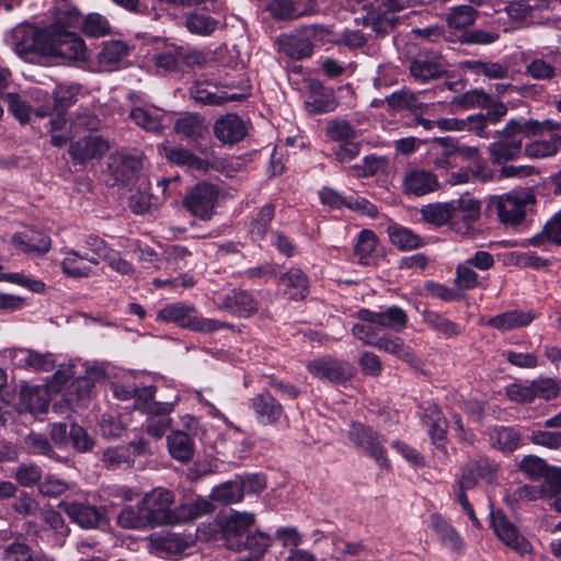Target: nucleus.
<instances>
[{
  "label": "nucleus",
  "mask_w": 561,
  "mask_h": 561,
  "mask_svg": "<svg viewBox=\"0 0 561 561\" xmlns=\"http://www.w3.org/2000/svg\"><path fill=\"white\" fill-rule=\"evenodd\" d=\"M417 1L414 0H380L378 10H370L373 8L371 0H350L351 9L365 10L366 24L378 34H387L392 31L400 22L397 13L410 8Z\"/></svg>",
  "instance_id": "f257e3e1"
},
{
  "label": "nucleus",
  "mask_w": 561,
  "mask_h": 561,
  "mask_svg": "<svg viewBox=\"0 0 561 561\" xmlns=\"http://www.w3.org/2000/svg\"><path fill=\"white\" fill-rule=\"evenodd\" d=\"M157 319L201 333H211L226 327L225 322L202 317L195 306L181 302L164 306L159 310Z\"/></svg>",
  "instance_id": "f03ea898"
},
{
  "label": "nucleus",
  "mask_w": 561,
  "mask_h": 561,
  "mask_svg": "<svg viewBox=\"0 0 561 561\" xmlns=\"http://www.w3.org/2000/svg\"><path fill=\"white\" fill-rule=\"evenodd\" d=\"M50 28L39 30L31 24L15 26L11 34V43L15 53L26 59L36 54L46 57Z\"/></svg>",
  "instance_id": "7ed1b4c3"
},
{
  "label": "nucleus",
  "mask_w": 561,
  "mask_h": 561,
  "mask_svg": "<svg viewBox=\"0 0 561 561\" xmlns=\"http://www.w3.org/2000/svg\"><path fill=\"white\" fill-rule=\"evenodd\" d=\"M500 466L486 457L469 460L461 469V474L454 488L471 490L479 481L494 485L497 483Z\"/></svg>",
  "instance_id": "20e7f679"
},
{
  "label": "nucleus",
  "mask_w": 561,
  "mask_h": 561,
  "mask_svg": "<svg viewBox=\"0 0 561 561\" xmlns=\"http://www.w3.org/2000/svg\"><path fill=\"white\" fill-rule=\"evenodd\" d=\"M142 510L150 525H175L173 493L165 489H154L142 499Z\"/></svg>",
  "instance_id": "39448f33"
},
{
  "label": "nucleus",
  "mask_w": 561,
  "mask_h": 561,
  "mask_svg": "<svg viewBox=\"0 0 561 561\" xmlns=\"http://www.w3.org/2000/svg\"><path fill=\"white\" fill-rule=\"evenodd\" d=\"M46 57L68 60L85 59V45L81 37L60 28H50Z\"/></svg>",
  "instance_id": "423d86ee"
},
{
  "label": "nucleus",
  "mask_w": 561,
  "mask_h": 561,
  "mask_svg": "<svg viewBox=\"0 0 561 561\" xmlns=\"http://www.w3.org/2000/svg\"><path fill=\"white\" fill-rule=\"evenodd\" d=\"M170 179L158 181V187L161 190V196L151 194L150 183L147 178L137 179V190L130 195L128 206L134 214L142 215L157 209L165 201V193Z\"/></svg>",
  "instance_id": "0eeeda50"
},
{
  "label": "nucleus",
  "mask_w": 561,
  "mask_h": 561,
  "mask_svg": "<svg viewBox=\"0 0 561 561\" xmlns=\"http://www.w3.org/2000/svg\"><path fill=\"white\" fill-rule=\"evenodd\" d=\"M218 193L214 185L201 183L195 185L185 196L184 206L195 217L210 220L214 215Z\"/></svg>",
  "instance_id": "6e6552de"
},
{
  "label": "nucleus",
  "mask_w": 561,
  "mask_h": 561,
  "mask_svg": "<svg viewBox=\"0 0 561 561\" xmlns=\"http://www.w3.org/2000/svg\"><path fill=\"white\" fill-rule=\"evenodd\" d=\"M347 437L355 446L363 448L375 458L381 467H389L381 437L371 427L362 423H353L347 432Z\"/></svg>",
  "instance_id": "1a4fd4ad"
},
{
  "label": "nucleus",
  "mask_w": 561,
  "mask_h": 561,
  "mask_svg": "<svg viewBox=\"0 0 561 561\" xmlns=\"http://www.w3.org/2000/svg\"><path fill=\"white\" fill-rule=\"evenodd\" d=\"M491 525L496 537L508 548L524 556L531 551L529 541L519 535L516 526L503 514H492Z\"/></svg>",
  "instance_id": "9d476101"
},
{
  "label": "nucleus",
  "mask_w": 561,
  "mask_h": 561,
  "mask_svg": "<svg viewBox=\"0 0 561 561\" xmlns=\"http://www.w3.org/2000/svg\"><path fill=\"white\" fill-rule=\"evenodd\" d=\"M12 363L30 371H50L55 367L54 355L49 352L41 353L25 347H12L5 351Z\"/></svg>",
  "instance_id": "9b49d317"
},
{
  "label": "nucleus",
  "mask_w": 561,
  "mask_h": 561,
  "mask_svg": "<svg viewBox=\"0 0 561 561\" xmlns=\"http://www.w3.org/2000/svg\"><path fill=\"white\" fill-rule=\"evenodd\" d=\"M227 426L228 428L215 442L217 454L230 460L241 459L250 449L249 442L239 427L232 423Z\"/></svg>",
  "instance_id": "f8f14e48"
},
{
  "label": "nucleus",
  "mask_w": 561,
  "mask_h": 561,
  "mask_svg": "<svg viewBox=\"0 0 561 561\" xmlns=\"http://www.w3.org/2000/svg\"><path fill=\"white\" fill-rule=\"evenodd\" d=\"M255 516L248 512H233L225 520L222 535L228 549L239 552L241 539L248 529L254 524Z\"/></svg>",
  "instance_id": "ddd939ff"
},
{
  "label": "nucleus",
  "mask_w": 561,
  "mask_h": 561,
  "mask_svg": "<svg viewBox=\"0 0 561 561\" xmlns=\"http://www.w3.org/2000/svg\"><path fill=\"white\" fill-rule=\"evenodd\" d=\"M490 159L493 163L501 164L508 160L518 158L523 151L522 138L510 129L507 124L502 131L501 138L488 147Z\"/></svg>",
  "instance_id": "4468645a"
},
{
  "label": "nucleus",
  "mask_w": 561,
  "mask_h": 561,
  "mask_svg": "<svg viewBox=\"0 0 561 561\" xmlns=\"http://www.w3.org/2000/svg\"><path fill=\"white\" fill-rule=\"evenodd\" d=\"M530 195L518 192H510L501 196L496 204L497 215L502 222L518 225L525 217L526 205Z\"/></svg>",
  "instance_id": "2eb2a0df"
},
{
  "label": "nucleus",
  "mask_w": 561,
  "mask_h": 561,
  "mask_svg": "<svg viewBox=\"0 0 561 561\" xmlns=\"http://www.w3.org/2000/svg\"><path fill=\"white\" fill-rule=\"evenodd\" d=\"M307 369L313 377L330 382L343 381L351 375L347 363L331 357L314 358L308 363Z\"/></svg>",
  "instance_id": "dca6fc26"
},
{
  "label": "nucleus",
  "mask_w": 561,
  "mask_h": 561,
  "mask_svg": "<svg viewBox=\"0 0 561 561\" xmlns=\"http://www.w3.org/2000/svg\"><path fill=\"white\" fill-rule=\"evenodd\" d=\"M249 405L256 421L263 425L277 423L284 413L283 405L267 390L253 396Z\"/></svg>",
  "instance_id": "f3484780"
},
{
  "label": "nucleus",
  "mask_w": 561,
  "mask_h": 561,
  "mask_svg": "<svg viewBox=\"0 0 561 561\" xmlns=\"http://www.w3.org/2000/svg\"><path fill=\"white\" fill-rule=\"evenodd\" d=\"M218 308L239 318H249L257 312L259 302L251 293L233 289L222 296Z\"/></svg>",
  "instance_id": "a211bd4d"
},
{
  "label": "nucleus",
  "mask_w": 561,
  "mask_h": 561,
  "mask_svg": "<svg viewBox=\"0 0 561 561\" xmlns=\"http://www.w3.org/2000/svg\"><path fill=\"white\" fill-rule=\"evenodd\" d=\"M327 3L328 0H321ZM268 10L273 16L279 20L297 19L304 15H310L321 10L318 0H272Z\"/></svg>",
  "instance_id": "6ab92c4d"
},
{
  "label": "nucleus",
  "mask_w": 561,
  "mask_h": 561,
  "mask_svg": "<svg viewBox=\"0 0 561 561\" xmlns=\"http://www.w3.org/2000/svg\"><path fill=\"white\" fill-rule=\"evenodd\" d=\"M305 106L310 114H324L333 112L337 107V101L332 89L323 87L319 81H311L308 84Z\"/></svg>",
  "instance_id": "aec40b11"
},
{
  "label": "nucleus",
  "mask_w": 561,
  "mask_h": 561,
  "mask_svg": "<svg viewBox=\"0 0 561 561\" xmlns=\"http://www.w3.org/2000/svg\"><path fill=\"white\" fill-rule=\"evenodd\" d=\"M283 295L290 300H302L309 294L310 282L299 267H290L277 280Z\"/></svg>",
  "instance_id": "412c9836"
},
{
  "label": "nucleus",
  "mask_w": 561,
  "mask_h": 561,
  "mask_svg": "<svg viewBox=\"0 0 561 561\" xmlns=\"http://www.w3.org/2000/svg\"><path fill=\"white\" fill-rule=\"evenodd\" d=\"M165 112L152 105H136L129 112V118L141 129L160 135L167 127Z\"/></svg>",
  "instance_id": "4be33fe9"
},
{
  "label": "nucleus",
  "mask_w": 561,
  "mask_h": 561,
  "mask_svg": "<svg viewBox=\"0 0 561 561\" xmlns=\"http://www.w3.org/2000/svg\"><path fill=\"white\" fill-rule=\"evenodd\" d=\"M192 98L205 105H222L230 101H241L245 98L243 93H227L219 91L218 87L204 81L195 82L191 88Z\"/></svg>",
  "instance_id": "5701e85b"
},
{
  "label": "nucleus",
  "mask_w": 561,
  "mask_h": 561,
  "mask_svg": "<svg viewBox=\"0 0 561 561\" xmlns=\"http://www.w3.org/2000/svg\"><path fill=\"white\" fill-rule=\"evenodd\" d=\"M214 134L222 144L233 145L244 138L247 125L237 114H227L215 122Z\"/></svg>",
  "instance_id": "b1692460"
},
{
  "label": "nucleus",
  "mask_w": 561,
  "mask_h": 561,
  "mask_svg": "<svg viewBox=\"0 0 561 561\" xmlns=\"http://www.w3.org/2000/svg\"><path fill=\"white\" fill-rule=\"evenodd\" d=\"M536 318L531 310L512 309L494 316L486 321L493 329L506 332L529 325Z\"/></svg>",
  "instance_id": "393cba45"
},
{
  "label": "nucleus",
  "mask_w": 561,
  "mask_h": 561,
  "mask_svg": "<svg viewBox=\"0 0 561 561\" xmlns=\"http://www.w3.org/2000/svg\"><path fill=\"white\" fill-rule=\"evenodd\" d=\"M107 150V142L102 137L92 135L72 144L69 153L75 161L82 163L103 156Z\"/></svg>",
  "instance_id": "a878e982"
},
{
  "label": "nucleus",
  "mask_w": 561,
  "mask_h": 561,
  "mask_svg": "<svg viewBox=\"0 0 561 561\" xmlns=\"http://www.w3.org/2000/svg\"><path fill=\"white\" fill-rule=\"evenodd\" d=\"M403 187L407 193L422 196L435 191L438 181L432 172L414 169L409 171L403 178Z\"/></svg>",
  "instance_id": "bb28decb"
},
{
  "label": "nucleus",
  "mask_w": 561,
  "mask_h": 561,
  "mask_svg": "<svg viewBox=\"0 0 561 561\" xmlns=\"http://www.w3.org/2000/svg\"><path fill=\"white\" fill-rule=\"evenodd\" d=\"M430 524L446 548L457 553L462 552L465 546L462 538L444 516L437 513L432 514Z\"/></svg>",
  "instance_id": "cd10ccee"
},
{
  "label": "nucleus",
  "mask_w": 561,
  "mask_h": 561,
  "mask_svg": "<svg viewBox=\"0 0 561 561\" xmlns=\"http://www.w3.org/2000/svg\"><path fill=\"white\" fill-rule=\"evenodd\" d=\"M140 161L130 156L112 154L108 161V169L115 181L121 183H129L137 181Z\"/></svg>",
  "instance_id": "c85d7f7f"
},
{
  "label": "nucleus",
  "mask_w": 561,
  "mask_h": 561,
  "mask_svg": "<svg viewBox=\"0 0 561 561\" xmlns=\"http://www.w3.org/2000/svg\"><path fill=\"white\" fill-rule=\"evenodd\" d=\"M362 314L365 319L378 322L380 328L390 329L394 332H401L408 322L405 311L397 306H391L382 312H373L367 309H362Z\"/></svg>",
  "instance_id": "c756f323"
},
{
  "label": "nucleus",
  "mask_w": 561,
  "mask_h": 561,
  "mask_svg": "<svg viewBox=\"0 0 561 561\" xmlns=\"http://www.w3.org/2000/svg\"><path fill=\"white\" fill-rule=\"evenodd\" d=\"M13 245L30 254H44L50 249V239L39 231L18 232L12 236Z\"/></svg>",
  "instance_id": "7c9ffc66"
},
{
  "label": "nucleus",
  "mask_w": 561,
  "mask_h": 561,
  "mask_svg": "<svg viewBox=\"0 0 561 561\" xmlns=\"http://www.w3.org/2000/svg\"><path fill=\"white\" fill-rule=\"evenodd\" d=\"M62 507L66 514L82 528L98 527L103 518L99 508L83 503H65Z\"/></svg>",
  "instance_id": "2f4dec72"
},
{
  "label": "nucleus",
  "mask_w": 561,
  "mask_h": 561,
  "mask_svg": "<svg viewBox=\"0 0 561 561\" xmlns=\"http://www.w3.org/2000/svg\"><path fill=\"white\" fill-rule=\"evenodd\" d=\"M446 67L440 58H417L410 65L412 78L421 83L442 77Z\"/></svg>",
  "instance_id": "473e14b6"
},
{
  "label": "nucleus",
  "mask_w": 561,
  "mask_h": 561,
  "mask_svg": "<svg viewBox=\"0 0 561 561\" xmlns=\"http://www.w3.org/2000/svg\"><path fill=\"white\" fill-rule=\"evenodd\" d=\"M167 446L169 454L175 460L186 463L193 459L194 442L187 433L173 431L167 436Z\"/></svg>",
  "instance_id": "72a5a7b5"
},
{
  "label": "nucleus",
  "mask_w": 561,
  "mask_h": 561,
  "mask_svg": "<svg viewBox=\"0 0 561 561\" xmlns=\"http://www.w3.org/2000/svg\"><path fill=\"white\" fill-rule=\"evenodd\" d=\"M134 407L148 414H169L173 410L172 403L154 401V388L152 386L137 387V393L134 396Z\"/></svg>",
  "instance_id": "f704fd0d"
},
{
  "label": "nucleus",
  "mask_w": 561,
  "mask_h": 561,
  "mask_svg": "<svg viewBox=\"0 0 561 561\" xmlns=\"http://www.w3.org/2000/svg\"><path fill=\"white\" fill-rule=\"evenodd\" d=\"M387 103L394 110H409L421 114H433L438 104H423L419 102L417 94L410 91L394 92L387 98Z\"/></svg>",
  "instance_id": "c9c22d12"
},
{
  "label": "nucleus",
  "mask_w": 561,
  "mask_h": 561,
  "mask_svg": "<svg viewBox=\"0 0 561 561\" xmlns=\"http://www.w3.org/2000/svg\"><path fill=\"white\" fill-rule=\"evenodd\" d=\"M21 405L33 414L44 413L48 409V389L39 386H25L21 389Z\"/></svg>",
  "instance_id": "e433bc0d"
},
{
  "label": "nucleus",
  "mask_w": 561,
  "mask_h": 561,
  "mask_svg": "<svg viewBox=\"0 0 561 561\" xmlns=\"http://www.w3.org/2000/svg\"><path fill=\"white\" fill-rule=\"evenodd\" d=\"M158 150L172 164L185 165L196 170H202L205 168L204 160L185 148L170 147L167 144H162L159 146Z\"/></svg>",
  "instance_id": "4c0bfd02"
},
{
  "label": "nucleus",
  "mask_w": 561,
  "mask_h": 561,
  "mask_svg": "<svg viewBox=\"0 0 561 561\" xmlns=\"http://www.w3.org/2000/svg\"><path fill=\"white\" fill-rule=\"evenodd\" d=\"M213 504L202 497L188 499L175 507V524L196 519L213 511Z\"/></svg>",
  "instance_id": "58836bf2"
},
{
  "label": "nucleus",
  "mask_w": 561,
  "mask_h": 561,
  "mask_svg": "<svg viewBox=\"0 0 561 561\" xmlns=\"http://www.w3.org/2000/svg\"><path fill=\"white\" fill-rule=\"evenodd\" d=\"M4 101L8 105V111L22 125L31 121L34 115V110L25 93H7Z\"/></svg>",
  "instance_id": "ea45409f"
},
{
  "label": "nucleus",
  "mask_w": 561,
  "mask_h": 561,
  "mask_svg": "<svg viewBox=\"0 0 561 561\" xmlns=\"http://www.w3.org/2000/svg\"><path fill=\"white\" fill-rule=\"evenodd\" d=\"M450 205L453 207V224L460 220L467 224L473 222L480 217V203L470 196H462L450 202Z\"/></svg>",
  "instance_id": "a19ab883"
},
{
  "label": "nucleus",
  "mask_w": 561,
  "mask_h": 561,
  "mask_svg": "<svg viewBox=\"0 0 561 561\" xmlns=\"http://www.w3.org/2000/svg\"><path fill=\"white\" fill-rule=\"evenodd\" d=\"M423 422L428 427V435L434 444H443L446 435L447 421L436 405L426 409Z\"/></svg>",
  "instance_id": "79ce46f5"
},
{
  "label": "nucleus",
  "mask_w": 561,
  "mask_h": 561,
  "mask_svg": "<svg viewBox=\"0 0 561 561\" xmlns=\"http://www.w3.org/2000/svg\"><path fill=\"white\" fill-rule=\"evenodd\" d=\"M181 57L182 51L180 47L162 42L161 50L153 53L150 56V61L159 69L172 71L178 68Z\"/></svg>",
  "instance_id": "37998d69"
},
{
  "label": "nucleus",
  "mask_w": 561,
  "mask_h": 561,
  "mask_svg": "<svg viewBox=\"0 0 561 561\" xmlns=\"http://www.w3.org/2000/svg\"><path fill=\"white\" fill-rule=\"evenodd\" d=\"M547 240L561 245V210L547 221L540 233L527 239L525 244L542 247Z\"/></svg>",
  "instance_id": "c03bdc74"
},
{
  "label": "nucleus",
  "mask_w": 561,
  "mask_h": 561,
  "mask_svg": "<svg viewBox=\"0 0 561 561\" xmlns=\"http://www.w3.org/2000/svg\"><path fill=\"white\" fill-rule=\"evenodd\" d=\"M457 151L456 142L450 137H439L433 140L431 156L437 168L446 169L450 165L449 158Z\"/></svg>",
  "instance_id": "a18cd8bd"
},
{
  "label": "nucleus",
  "mask_w": 561,
  "mask_h": 561,
  "mask_svg": "<svg viewBox=\"0 0 561 561\" xmlns=\"http://www.w3.org/2000/svg\"><path fill=\"white\" fill-rule=\"evenodd\" d=\"M117 524L127 529H142L150 525L142 502L138 506H125L117 515Z\"/></svg>",
  "instance_id": "49530a36"
},
{
  "label": "nucleus",
  "mask_w": 561,
  "mask_h": 561,
  "mask_svg": "<svg viewBox=\"0 0 561 561\" xmlns=\"http://www.w3.org/2000/svg\"><path fill=\"white\" fill-rule=\"evenodd\" d=\"M518 433L510 427H496L489 434V440L493 448L502 451H513L519 445Z\"/></svg>",
  "instance_id": "de8ad7c7"
},
{
  "label": "nucleus",
  "mask_w": 561,
  "mask_h": 561,
  "mask_svg": "<svg viewBox=\"0 0 561 561\" xmlns=\"http://www.w3.org/2000/svg\"><path fill=\"white\" fill-rule=\"evenodd\" d=\"M388 233L390 242L400 250L409 251L422 245L421 238L408 228L390 226L388 228Z\"/></svg>",
  "instance_id": "09e8293b"
},
{
  "label": "nucleus",
  "mask_w": 561,
  "mask_h": 561,
  "mask_svg": "<svg viewBox=\"0 0 561 561\" xmlns=\"http://www.w3.org/2000/svg\"><path fill=\"white\" fill-rule=\"evenodd\" d=\"M103 370L99 367L85 369L84 376H78L70 385V391L77 394L79 401H83L90 397L94 381L102 378Z\"/></svg>",
  "instance_id": "8fccbe9b"
},
{
  "label": "nucleus",
  "mask_w": 561,
  "mask_h": 561,
  "mask_svg": "<svg viewBox=\"0 0 561 561\" xmlns=\"http://www.w3.org/2000/svg\"><path fill=\"white\" fill-rule=\"evenodd\" d=\"M64 253L61 268L65 274L71 277H88L92 273L91 266L82 261L80 252L65 249Z\"/></svg>",
  "instance_id": "3c124183"
},
{
  "label": "nucleus",
  "mask_w": 561,
  "mask_h": 561,
  "mask_svg": "<svg viewBox=\"0 0 561 561\" xmlns=\"http://www.w3.org/2000/svg\"><path fill=\"white\" fill-rule=\"evenodd\" d=\"M174 130L182 137L195 139L202 137L207 128L199 115L188 114L176 121Z\"/></svg>",
  "instance_id": "603ef678"
},
{
  "label": "nucleus",
  "mask_w": 561,
  "mask_h": 561,
  "mask_svg": "<svg viewBox=\"0 0 561 561\" xmlns=\"http://www.w3.org/2000/svg\"><path fill=\"white\" fill-rule=\"evenodd\" d=\"M463 67L477 75H483L489 79H504L508 75V67L501 62H485L480 60H468Z\"/></svg>",
  "instance_id": "864d4df0"
},
{
  "label": "nucleus",
  "mask_w": 561,
  "mask_h": 561,
  "mask_svg": "<svg viewBox=\"0 0 561 561\" xmlns=\"http://www.w3.org/2000/svg\"><path fill=\"white\" fill-rule=\"evenodd\" d=\"M187 30L199 36L210 35L218 26V21L204 12H193L186 16Z\"/></svg>",
  "instance_id": "5fc2aeb1"
},
{
  "label": "nucleus",
  "mask_w": 561,
  "mask_h": 561,
  "mask_svg": "<svg viewBox=\"0 0 561 561\" xmlns=\"http://www.w3.org/2000/svg\"><path fill=\"white\" fill-rule=\"evenodd\" d=\"M272 545V538L262 533L255 531L251 535H247L245 539H241V551H249L251 554L250 559L257 560L262 557L268 547Z\"/></svg>",
  "instance_id": "6e6d98bb"
},
{
  "label": "nucleus",
  "mask_w": 561,
  "mask_h": 561,
  "mask_svg": "<svg viewBox=\"0 0 561 561\" xmlns=\"http://www.w3.org/2000/svg\"><path fill=\"white\" fill-rule=\"evenodd\" d=\"M377 245V236L371 230H362L354 247V254L363 265L371 262L373 253Z\"/></svg>",
  "instance_id": "4d7b16f0"
},
{
  "label": "nucleus",
  "mask_w": 561,
  "mask_h": 561,
  "mask_svg": "<svg viewBox=\"0 0 561 561\" xmlns=\"http://www.w3.org/2000/svg\"><path fill=\"white\" fill-rule=\"evenodd\" d=\"M127 55V46L121 41H110L103 44L98 55L99 62L105 67L118 65Z\"/></svg>",
  "instance_id": "13d9d810"
},
{
  "label": "nucleus",
  "mask_w": 561,
  "mask_h": 561,
  "mask_svg": "<svg viewBox=\"0 0 561 561\" xmlns=\"http://www.w3.org/2000/svg\"><path fill=\"white\" fill-rule=\"evenodd\" d=\"M280 50L293 59L309 57L312 51L311 43L308 39L284 36L279 41Z\"/></svg>",
  "instance_id": "bf43d9fd"
},
{
  "label": "nucleus",
  "mask_w": 561,
  "mask_h": 561,
  "mask_svg": "<svg viewBox=\"0 0 561 561\" xmlns=\"http://www.w3.org/2000/svg\"><path fill=\"white\" fill-rule=\"evenodd\" d=\"M478 16L477 10L471 5H458L450 9L446 21L449 27L461 30L474 23Z\"/></svg>",
  "instance_id": "052dcab7"
},
{
  "label": "nucleus",
  "mask_w": 561,
  "mask_h": 561,
  "mask_svg": "<svg viewBox=\"0 0 561 561\" xmlns=\"http://www.w3.org/2000/svg\"><path fill=\"white\" fill-rule=\"evenodd\" d=\"M423 321L432 330L442 333L446 337L460 334V327L435 311H425Z\"/></svg>",
  "instance_id": "680f3d73"
},
{
  "label": "nucleus",
  "mask_w": 561,
  "mask_h": 561,
  "mask_svg": "<svg viewBox=\"0 0 561 561\" xmlns=\"http://www.w3.org/2000/svg\"><path fill=\"white\" fill-rule=\"evenodd\" d=\"M541 499L550 500L561 493V467L551 466L538 485Z\"/></svg>",
  "instance_id": "e2e57ef3"
},
{
  "label": "nucleus",
  "mask_w": 561,
  "mask_h": 561,
  "mask_svg": "<svg viewBox=\"0 0 561 561\" xmlns=\"http://www.w3.org/2000/svg\"><path fill=\"white\" fill-rule=\"evenodd\" d=\"M507 124L510 125V129L515 131L522 140L525 137L530 138L548 135V119L543 122L534 119L519 122L512 119Z\"/></svg>",
  "instance_id": "0e129e2a"
},
{
  "label": "nucleus",
  "mask_w": 561,
  "mask_h": 561,
  "mask_svg": "<svg viewBox=\"0 0 561 561\" xmlns=\"http://www.w3.org/2000/svg\"><path fill=\"white\" fill-rule=\"evenodd\" d=\"M357 317L363 321V323H358L353 327V335L363 341L366 345L375 346L380 337L378 333L379 329H381L380 324L365 319L362 314V310L358 311Z\"/></svg>",
  "instance_id": "69168bd1"
},
{
  "label": "nucleus",
  "mask_w": 561,
  "mask_h": 561,
  "mask_svg": "<svg viewBox=\"0 0 561 561\" xmlns=\"http://www.w3.org/2000/svg\"><path fill=\"white\" fill-rule=\"evenodd\" d=\"M325 135L330 140L337 144L350 139H356L357 137V133L354 127L343 119L329 121L325 127Z\"/></svg>",
  "instance_id": "338daca9"
},
{
  "label": "nucleus",
  "mask_w": 561,
  "mask_h": 561,
  "mask_svg": "<svg viewBox=\"0 0 561 561\" xmlns=\"http://www.w3.org/2000/svg\"><path fill=\"white\" fill-rule=\"evenodd\" d=\"M2 561H46L42 556L33 552L23 542L14 541L8 545L2 553Z\"/></svg>",
  "instance_id": "774afa93"
}]
</instances>
